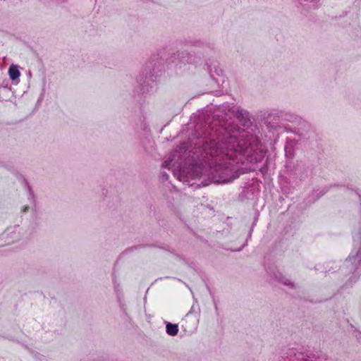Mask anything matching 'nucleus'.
Instances as JSON below:
<instances>
[{"label": "nucleus", "instance_id": "f257e3e1", "mask_svg": "<svg viewBox=\"0 0 361 361\" xmlns=\"http://www.w3.org/2000/svg\"><path fill=\"white\" fill-rule=\"evenodd\" d=\"M257 128L243 129L234 123L208 126L203 133L201 145L202 155L212 166L209 176L213 182L226 183L239 177L243 169L239 164H246V169L267 172V161L263 162L267 151L255 131Z\"/></svg>", "mask_w": 361, "mask_h": 361}, {"label": "nucleus", "instance_id": "f03ea898", "mask_svg": "<svg viewBox=\"0 0 361 361\" xmlns=\"http://www.w3.org/2000/svg\"><path fill=\"white\" fill-rule=\"evenodd\" d=\"M163 68V60L159 57L151 59L145 64L142 72L137 78L142 93L149 92V88L157 81L159 73L162 71Z\"/></svg>", "mask_w": 361, "mask_h": 361}, {"label": "nucleus", "instance_id": "7ed1b4c3", "mask_svg": "<svg viewBox=\"0 0 361 361\" xmlns=\"http://www.w3.org/2000/svg\"><path fill=\"white\" fill-rule=\"evenodd\" d=\"M353 247L345 259V267L351 276L348 283L350 285L355 283L361 274V231L353 238Z\"/></svg>", "mask_w": 361, "mask_h": 361}, {"label": "nucleus", "instance_id": "20e7f679", "mask_svg": "<svg viewBox=\"0 0 361 361\" xmlns=\"http://www.w3.org/2000/svg\"><path fill=\"white\" fill-rule=\"evenodd\" d=\"M228 111L231 112L232 114L240 122H242L244 126L250 123L249 112L247 111L235 106H231Z\"/></svg>", "mask_w": 361, "mask_h": 361}, {"label": "nucleus", "instance_id": "39448f33", "mask_svg": "<svg viewBox=\"0 0 361 361\" xmlns=\"http://www.w3.org/2000/svg\"><path fill=\"white\" fill-rule=\"evenodd\" d=\"M271 276L274 278L279 283L283 284L284 286H288L290 288H295V284L290 280L287 279L281 271H274L271 274Z\"/></svg>", "mask_w": 361, "mask_h": 361}, {"label": "nucleus", "instance_id": "423d86ee", "mask_svg": "<svg viewBox=\"0 0 361 361\" xmlns=\"http://www.w3.org/2000/svg\"><path fill=\"white\" fill-rule=\"evenodd\" d=\"M224 70L221 69L219 67H214V70L212 68H209V74L211 78L217 83L220 82L221 81L224 82V79L221 78L220 80L217 78L216 76L222 78L224 75Z\"/></svg>", "mask_w": 361, "mask_h": 361}, {"label": "nucleus", "instance_id": "0eeeda50", "mask_svg": "<svg viewBox=\"0 0 361 361\" xmlns=\"http://www.w3.org/2000/svg\"><path fill=\"white\" fill-rule=\"evenodd\" d=\"M332 187V185L326 186L322 188V190H314L312 194L310 195V198H312L313 202L319 200L321 197H322L324 194H326L329 189Z\"/></svg>", "mask_w": 361, "mask_h": 361}, {"label": "nucleus", "instance_id": "6e6552de", "mask_svg": "<svg viewBox=\"0 0 361 361\" xmlns=\"http://www.w3.org/2000/svg\"><path fill=\"white\" fill-rule=\"evenodd\" d=\"M8 75L11 80H16L20 75V71L16 66L11 65L8 69Z\"/></svg>", "mask_w": 361, "mask_h": 361}, {"label": "nucleus", "instance_id": "1a4fd4ad", "mask_svg": "<svg viewBox=\"0 0 361 361\" xmlns=\"http://www.w3.org/2000/svg\"><path fill=\"white\" fill-rule=\"evenodd\" d=\"M166 333L172 336H176L178 333V326L176 324L167 323L166 326Z\"/></svg>", "mask_w": 361, "mask_h": 361}, {"label": "nucleus", "instance_id": "9d476101", "mask_svg": "<svg viewBox=\"0 0 361 361\" xmlns=\"http://www.w3.org/2000/svg\"><path fill=\"white\" fill-rule=\"evenodd\" d=\"M285 154L286 158L292 159L295 156V149L292 144H287L285 146Z\"/></svg>", "mask_w": 361, "mask_h": 361}, {"label": "nucleus", "instance_id": "9b49d317", "mask_svg": "<svg viewBox=\"0 0 361 361\" xmlns=\"http://www.w3.org/2000/svg\"><path fill=\"white\" fill-rule=\"evenodd\" d=\"M188 149L187 144L185 142L180 143L176 149V152L182 153L185 152Z\"/></svg>", "mask_w": 361, "mask_h": 361}, {"label": "nucleus", "instance_id": "f8f14e48", "mask_svg": "<svg viewBox=\"0 0 361 361\" xmlns=\"http://www.w3.org/2000/svg\"><path fill=\"white\" fill-rule=\"evenodd\" d=\"M173 160V159L171 157H169V159L166 161H164L162 164H161V166L163 168H167V169H169L170 168V165H171V161Z\"/></svg>", "mask_w": 361, "mask_h": 361}, {"label": "nucleus", "instance_id": "ddd939ff", "mask_svg": "<svg viewBox=\"0 0 361 361\" xmlns=\"http://www.w3.org/2000/svg\"><path fill=\"white\" fill-rule=\"evenodd\" d=\"M181 61L187 62V63H192L194 61V57L192 55L188 54L187 59H185L184 56H182Z\"/></svg>", "mask_w": 361, "mask_h": 361}, {"label": "nucleus", "instance_id": "4468645a", "mask_svg": "<svg viewBox=\"0 0 361 361\" xmlns=\"http://www.w3.org/2000/svg\"><path fill=\"white\" fill-rule=\"evenodd\" d=\"M169 176L166 172L164 171L160 173V179L161 180L162 182L166 181L169 179Z\"/></svg>", "mask_w": 361, "mask_h": 361}, {"label": "nucleus", "instance_id": "2eb2a0df", "mask_svg": "<svg viewBox=\"0 0 361 361\" xmlns=\"http://www.w3.org/2000/svg\"><path fill=\"white\" fill-rule=\"evenodd\" d=\"M186 43L191 46H200L202 44L200 41L198 40L188 41Z\"/></svg>", "mask_w": 361, "mask_h": 361}, {"label": "nucleus", "instance_id": "dca6fc26", "mask_svg": "<svg viewBox=\"0 0 361 361\" xmlns=\"http://www.w3.org/2000/svg\"><path fill=\"white\" fill-rule=\"evenodd\" d=\"M27 188H28V190H29V192H30V195H33V192H32L30 186L27 185Z\"/></svg>", "mask_w": 361, "mask_h": 361}, {"label": "nucleus", "instance_id": "f3484780", "mask_svg": "<svg viewBox=\"0 0 361 361\" xmlns=\"http://www.w3.org/2000/svg\"><path fill=\"white\" fill-rule=\"evenodd\" d=\"M252 229L250 231L249 237L251 236Z\"/></svg>", "mask_w": 361, "mask_h": 361}]
</instances>
